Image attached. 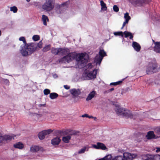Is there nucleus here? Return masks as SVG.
<instances>
[{"label": "nucleus", "instance_id": "obj_44", "mask_svg": "<svg viewBox=\"0 0 160 160\" xmlns=\"http://www.w3.org/2000/svg\"><path fill=\"white\" fill-rule=\"evenodd\" d=\"M114 35H115L117 36V35H120V36H123V33L122 32H115L114 33Z\"/></svg>", "mask_w": 160, "mask_h": 160}, {"label": "nucleus", "instance_id": "obj_40", "mask_svg": "<svg viewBox=\"0 0 160 160\" xmlns=\"http://www.w3.org/2000/svg\"><path fill=\"white\" fill-rule=\"evenodd\" d=\"M122 82V81H119L118 82H112L110 84V85H118L119 84Z\"/></svg>", "mask_w": 160, "mask_h": 160}, {"label": "nucleus", "instance_id": "obj_57", "mask_svg": "<svg viewBox=\"0 0 160 160\" xmlns=\"http://www.w3.org/2000/svg\"><path fill=\"white\" fill-rule=\"evenodd\" d=\"M1 31L0 30V36H1Z\"/></svg>", "mask_w": 160, "mask_h": 160}, {"label": "nucleus", "instance_id": "obj_53", "mask_svg": "<svg viewBox=\"0 0 160 160\" xmlns=\"http://www.w3.org/2000/svg\"><path fill=\"white\" fill-rule=\"evenodd\" d=\"M152 42L153 43H154V44H155V42H155V41L153 40H152Z\"/></svg>", "mask_w": 160, "mask_h": 160}, {"label": "nucleus", "instance_id": "obj_41", "mask_svg": "<svg viewBox=\"0 0 160 160\" xmlns=\"http://www.w3.org/2000/svg\"><path fill=\"white\" fill-rule=\"evenodd\" d=\"M50 90L48 89H45L44 90L43 92L44 94L47 95L50 93Z\"/></svg>", "mask_w": 160, "mask_h": 160}, {"label": "nucleus", "instance_id": "obj_30", "mask_svg": "<svg viewBox=\"0 0 160 160\" xmlns=\"http://www.w3.org/2000/svg\"><path fill=\"white\" fill-rule=\"evenodd\" d=\"M45 134H44L43 131L40 132L38 134V137L40 140H42L44 139L45 137Z\"/></svg>", "mask_w": 160, "mask_h": 160}, {"label": "nucleus", "instance_id": "obj_34", "mask_svg": "<svg viewBox=\"0 0 160 160\" xmlns=\"http://www.w3.org/2000/svg\"><path fill=\"white\" fill-rule=\"evenodd\" d=\"M50 49V45H46L43 49V52H45L49 51Z\"/></svg>", "mask_w": 160, "mask_h": 160}, {"label": "nucleus", "instance_id": "obj_50", "mask_svg": "<svg viewBox=\"0 0 160 160\" xmlns=\"http://www.w3.org/2000/svg\"><path fill=\"white\" fill-rule=\"evenodd\" d=\"M114 89V88H112L111 89H110L109 90H108V92H111Z\"/></svg>", "mask_w": 160, "mask_h": 160}, {"label": "nucleus", "instance_id": "obj_16", "mask_svg": "<svg viewBox=\"0 0 160 160\" xmlns=\"http://www.w3.org/2000/svg\"><path fill=\"white\" fill-rule=\"evenodd\" d=\"M156 136L153 131H150L148 132L146 136L147 138L149 140L156 138Z\"/></svg>", "mask_w": 160, "mask_h": 160}, {"label": "nucleus", "instance_id": "obj_35", "mask_svg": "<svg viewBox=\"0 0 160 160\" xmlns=\"http://www.w3.org/2000/svg\"><path fill=\"white\" fill-rule=\"evenodd\" d=\"M19 41H22L23 42L24 45H28L27 43V42L24 37H21L19 38Z\"/></svg>", "mask_w": 160, "mask_h": 160}, {"label": "nucleus", "instance_id": "obj_26", "mask_svg": "<svg viewBox=\"0 0 160 160\" xmlns=\"http://www.w3.org/2000/svg\"><path fill=\"white\" fill-rule=\"evenodd\" d=\"M71 138V136L70 135L64 136L62 138V140L66 143H68Z\"/></svg>", "mask_w": 160, "mask_h": 160}, {"label": "nucleus", "instance_id": "obj_15", "mask_svg": "<svg viewBox=\"0 0 160 160\" xmlns=\"http://www.w3.org/2000/svg\"><path fill=\"white\" fill-rule=\"evenodd\" d=\"M124 18L125 19V21L123 22L121 29H122L124 28L126 24L128 23L129 21L131 19V17L129 16V14L128 12H126L124 14Z\"/></svg>", "mask_w": 160, "mask_h": 160}, {"label": "nucleus", "instance_id": "obj_19", "mask_svg": "<svg viewBox=\"0 0 160 160\" xmlns=\"http://www.w3.org/2000/svg\"><path fill=\"white\" fill-rule=\"evenodd\" d=\"M96 94V92L95 90H93L90 92L88 95L86 100L87 101H89L93 98Z\"/></svg>", "mask_w": 160, "mask_h": 160}, {"label": "nucleus", "instance_id": "obj_17", "mask_svg": "<svg viewBox=\"0 0 160 160\" xmlns=\"http://www.w3.org/2000/svg\"><path fill=\"white\" fill-rule=\"evenodd\" d=\"M154 46L153 47V50L156 53H160V42H155Z\"/></svg>", "mask_w": 160, "mask_h": 160}, {"label": "nucleus", "instance_id": "obj_11", "mask_svg": "<svg viewBox=\"0 0 160 160\" xmlns=\"http://www.w3.org/2000/svg\"><path fill=\"white\" fill-rule=\"evenodd\" d=\"M129 2L132 4L138 6H141L142 5L143 3H148L151 0H147L145 1L142 0H129Z\"/></svg>", "mask_w": 160, "mask_h": 160}, {"label": "nucleus", "instance_id": "obj_51", "mask_svg": "<svg viewBox=\"0 0 160 160\" xmlns=\"http://www.w3.org/2000/svg\"><path fill=\"white\" fill-rule=\"evenodd\" d=\"M53 77L54 78H57L58 77V76H57V75L56 74H55L53 75Z\"/></svg>", "mask_w": 160, "mask_h": 160}, {"label": "nucleus", "instance_id": "obj_55", "mask_svg": "<svg viewBox=\"0 0 160 160\" xmlns=\"http://www.w3.org/2000/svg\"><path fill=\"white\" fill-rule=\"evenodd\" d=\"M6 82H7V83H8V82L9 81H8V80H7V79H6Z\"/></svg>", "mask_w": 160, "mask_h": 160}, {"label": "nucleus", "instance_id": "obj_48", "mask_svg": "<svg viewBox=\"0 0 160 160\" xmlns=\"http://www.w3.org/2000/svg\"><path fill=\"white\" fill-rule=\"evenodd\" d=\"M88 118H94L95 119H96V117H93L92 116H88Z\"/></svg>", "mask_w": 160, "mask_h": 160}, {"label": "nucleus", "instance_id": "obj_43", "mask_svg": "<svg viewBox=\"0 0 160 160\" xmlns=\"http://www.w3.org/2000/svg\"><path fill=\"white\" fill-rule=\"evenodd\" d=\"M37 106L39 109H42V108L46 106V104H38L37 105Z\"/></svg>", "mask_w": 160, "mask_h": 160}, {"label": "nucleus", "instance_id": "obj_3", "mask_svg": "<svg viewBox=\"0 0 160 160\" xmlns=\"http://www.w3.org/2000/svg\"><path fill=\"white\" fill-rule=\"evenodd\" d=\"M98 69H94L92 71L88 70H85L82 77V79L85 80H89L96 78Z\"/></svg>", "mask_w": 160, "mask_h": 160}, {"label": "nucleus", "instance_id": "obj_7", "mask_svg": "<svg viewBox=\"0 0 160 160\" xmlns=\"http://www.w3.org/2000/svg\"><path fill=\"white\" fill-rule=\"evenodd\" d=\"M157 65L155 60L152 61L148 64L146 69V73L147 74H151L153 72H156L157 71Z\"/></svg>", "mask_w": 160, "mask_h": 160}, {"label": "nucleus", "instance_id": "obj_29", "mask_svg": "<svg viewBox=\"0 0 160 160\" xmlns=\"http://www.w3.org/2000/svg\"><path fill=\"white\" fill-rule=\"evenodd\" d=\"M60 50V48H53L52 49L51 51L52 53L55 54H59V52Z\"/></svg>", "mask_w": 160, "mask_h": 160}, {"label": "nucleus", "instance_id": "obj_31", "mask_svg": "<svg viewBox=\"0 0 160 160\" xmlns=\"http://www.w3.org/2000/svg\"><path fill=\"white\" fill-rule=\"evenodd\" d=\"M49 96L51 99H53L56 98L58 96V95L56 93L53 92L50 94Z\"/></svg>", "mask_w": 160, "mask_h": 160}, {"label": "nucleus", "instance_id": "obj_5", "mask_svg": "<svg viewBox=\"0 0 160 160\" xmlns=\"http://www.w3.org/2000/svg\"><path fill=\"white\" fill-rule=\"evenodd\" d=\"M32 46L31 45H23L21 46L20 49L21 53L22 56H27L31 54L34 51Z\"/></svg>", "mask_w": 160, "mask_h": 160}, {"label": "nucleus", "instance_id": "obj_24", "mask_svg": "<svg viewBox=\"0 0 160 160\" xmlns=\"http://www.w3.org/2000/svg\"><path fill=\"white\" fill-rule=\"evenodd\" d=\"M42 21L43 22L44 25L46 26L47 25V22H48L49 19L48 17L45 15H43L42 16Z\"/></svg>", "mask_w": 160, "mask_h": 160}, {"label": "nucleus", "instance_id": "obj_39", "mask_svg": "<svg viewBox=\"0 0 160 160\" xmlns=\"http://www.w3.org/2000/svg\"><path fill=\"white\" fill-rule=\"evenodd\" d=\"M42 115L41 114H38V113H34L33 114V117L34 118H36L38 119L39 118L42 117Z\"/></svg>", "mask_w": 160, "mask_h": 160}, {"label": "nucleus", "instance_id": "obj_32", "mask_svg": "<svg viewBox=\"0 0 160 160\" xmlns=\"http://www.w3.org/2000/svg\"><path fill=\"white\" fill-rule=\"evenodd\" d=\"M10 11L14 13L17 12L18 10L17 8L15 6L11 7H10Z\"/></svg>", "mask_w": 160, "mask_h": 160}, {"label": "nucleus", "instance_id": "obj_45", "mask_svg": "<svg viewBox=\"0 0 160 160\" xmlns=\"http://www.w3.org/2000/svg\"><path fill=\"white\" fill-rule=\"evenodd\" d=\"M64 87L65 89L67 90L69 89L70 88V86L68 85H64Z\"/></svg>", "mask_w": 160, "mask_h": 160}, {"label": "nucleus", "instance_id": "obj_14", "mask_svg": "<svg viewBox=\"0 0 160 160\" xmlns=\"http://www.w3.org/2000/svg\"><path fill=\"white\" fill-rule=\"evenodd\" d=\"M30 45H31L32 48H33V51L34 52L38 48H40L42 47V41H40L38 43H31Z\"/></svg>", "mask_w": 160, "mask_h": 160}, {"label": "nucleus", "instance_id": "obj_21", "mask_svg": "<svg viewBox=\"0 0 160 160\" xmlns=\"http://www.w3.org/2000/svg\"><path fill=\"white\" fill-rule=\"evenodd\" d=\"M59 55H63L68 54L69 52V50L67 48H60Z\"/></svg>", "mask_w": 160, "mask_h": 160}, {"label": "nucleus", "instance_id": "obj_22", "mask_svg": "<svg viewBox=\"0 0 160 160\" xmlns=\"http://www.w3.org/2000/svg\"><path fill=\"white\" fill-rule=\"evenodd\" d=\"M61 140L58 137H56L52 140L51 143L53 145H58L60 142Z\"/></svg>", "mask_w": 160, "mask_h": 160}, {"label": "nucleus", "instance_id": "obj_23", "mask_svg": "<svg viewBox=\"0 0 160 160\" xmlns=\"http://www.w3.org/2000/svg\"><path fill=\"white\" fill-rule=\"evenodd\" d=\"M100 5L101 6V10L103 11H106L107 10V7L106 3H105L103 0L100 1Z\"/></svg>", "mask_w": 160, "mask_h": 160}, {"label": "nucleus", "instance_id": "obj_28", "mask_svg": "<svg viewBox=\"0 0 160 160\" xmlns=\"http://www.w3.org/2000/svg\"><path fill=\"white\" fill-rule=\"evenodd\" d=\"M123 34L124 35L125 38H128L129 37L130 39H132L133 38V35L132 34V33L130 32L125 31L124 32Z\"/></svg>", "mask_w": 160, "mask_h": 160}, {"label": "nucleus", "instance_id": "obj_8", "mask_svg": "<svg viewBox=\"0 0 160 160\" xmlns=\"http://www.w3.org/2000/svg\"><path fill=\"white\" fill-rule=\"evenodd\" d=\"M99 56L97 55L96 56L94 60V62L97 65H100L101 62L103 58L107 56L106 52L103 49H100L99 52Z\"/></svg>", "mask_w": 160, "mask_h": 160}, {"label": "nucleus", "instance_id": "obj_12", "mask_svg": "<svg viewBox=\"0 0 160 160\" xmlns=\"http://www.w3.org/2000/svg\"><path fill=\"white\" fill-rule=\"evenodd\" d=\"M30 151L32 152H36L38 151L43 152L44 149L41 146L33 145L31 146L30 149Z\"/></svg>", "mask_w": 160, "mask_h": 160}, {"label": "nucleus", "instance_id": "obj_42", "mask_svg": "<svg viewBox=\"0 0 160 160\" xmlns=\"http://www.w3.org/2000/svg\"><path fill=\"white\" fill-rule=\"evenodd\" d=\"M113 9L114 11L116 12H117L119 11V8L116 5H114L113 7Z\"/></svg>", "mask_w": 160, "mask_h": 160}, {"label": "nucleus", "instance_id": "obj_52", "mask_svg": "<svg viewBox=\"0 0 160 160\" xmlns=\"http://www.w3.org/2000/svg\"><path fill=\"white\" fill-rule=\"evenodd\" d=\"M141 136H142V135H141ZM142 139V137L141 136V137L140 138V139L139 140H137V141L138 142H140L141 141V139Z\"/></svg>", "mask_w": 160, "mask_h": 160}, {"label": "nucleus", "instance_id": "obj_10", "mask_svg": "<svg viewBox=\"0 0 160 160\" xmlns=\"http://www.w3.org/2000/svg\"><path fill=\"white\" fill-rule=\"evenodd\" d=\"M137 156V155L136 154H131L125 152L123 153V157L124 160H132Z\"/></svg>", "mask_w": 160, "mask_h": 160}, {"label": "nucleus", "instance_id": "obj_38", "mask_svg": "<svg viewBox=\"0 0 160 160\" xmlns=\"http://www.w3.org/2000/svg\"><path fill=\"white\" fill-rule=\"evenodd\" d=\"M144 157L145 158V160H153V159L152 158L151 156L149 155L147 156H144Z\"/></svg>", "mask_w": 160, "mask_h": 160}, {"label": "nucleus", "instance_id": "obj_37", "mask_svg": "<svg viewBox=\"0 0 160 160\" xmlns=\"http://www.w3.org/2000/svg\"><path fill=\"white\" fill-rule=\"evenodd\" d=\"M43 131V132H44V134H45L46 135L49 134L52 132V131L50 129H49L47 130H44Z\"/></svg>", "mask_w": 160, "mask_h": 160}, {"label": "nucleus", "instance_id": "obj_47", "mask_svg": "<svg viewBox=\"0 0 160 160\" xmlns=\"http://www.w3.org/2000/svg\"><path fill=\"white\" fill-rule=\"evenodd\" d=\"M88 115L87 114H84L81 116V117H82V118H84V117L88 118Z\"/></svg>", "mask_w": 160, "mask_h": 160}, {"label": "nucleus", "instance_id": "obj_18", "mask_svg": "<svg viewBox=\"0 0 160 160\" xmlns=\"http://www.w3.org/2000/svg\"><path fill=\"white\" fill-rule=\"evenodd\" d=\"M132 46L134 49L137 52H139L141 48L140 45L136 42H133L132 44Z\"/></svg>", "mask_w": 160, "mask_h": 160}, {"label": "nucleus", "instance_id": "obj_46", "mask_svg": "<svg viewBox=\"0 0 160 160\" xmlns=\"http://www.w3.org/2000/svg\"><path fill=\"white\" fill-rule=\"evenodd\" d=\"M88 68H92V65L91 63H88Z\"/></svg>", "mask_w": 160, "mask_h": 160}, {"label": "nucleus", "instance_id": "obj_25", "mask_svg": "<svg viewBox=\"0 0 160 160\" xmlns=\"http://www.w3.org/2000/svg\"><path fill=\"white\" fill-rule=\"evenodd\" d=\"M14 147L15 148L22 149L23 148L24 145L23 143L21 142H19L14 144Z\"/></svg>", "mask_w": 160, "mask_h": 160}, {"label": "nucleus", "instance_id": "obj_56", "mask_svg": "<svg viewBox=\"0 0 160 160\" xmlns=\"http://www.w3.org/2000/svg\"><path fill=\"white\" fill-rule=\"evenodd\" d=\"M26 0V1H27V2H30V0Z\"/></svg>", "mask_w": 160, "mask_h": 160}, {"label": "nucleus", "instance_id": "obj_20", "mask_svg": "<svg viewBox=\"0 0 160 160\" xmlns=\"http://www.w3.org/2000/svg\"><path fill=\"white\" fill-rule=\"evenodd\" d=\"M70 92L74 97H76L81 93L80 90L79 89H73L70 90Z\"/></svg>", "mask_w": 160, "mask_h": 160}, {"label": "nucleus", "instance_id": "obj_4", "mask_svg": "<svg viewBox=\"0 0 160 160\" xmlns=\"http://www.w3.org/2000/svg\"><path fill=\"white\" fill-rule=\"evenodd\" d=\"M45 2L42 5V9L47 12L52 10L54 7L55 0H45Z\"/></svg>", "mask_w": 160, "mask_h": 160}, {"label": "nucleus", "instance_id": "obj_9", "mask_svg": "<svg viewBox=\"0 0 160 160\" xmlns=\"http://www.w3.org/2000/svg\"><path fill=\"white\" fill-rule=\"evenodd\" d=\"M16 137L14 135H5L3 136H0V145L2 143H5L6 142L15 139Z\"/></svg>", "mask_w": 160, "mask_h": 160}, {"label": "nucleus", "instance_id": "obj_49", "mask_svg": "<svg viewBox=\"0 0 160 160\" xmlns=\"http://www.w3.org/2000/svg\"><path fill=\"white\" fill-rule=\"evenodd\" d=\"M156 148L157 149L156 150V152H158L160 151V148Z\"/></svg>", "mask_w": 160, "mask_h": 160}, {"label": "nucleus", "instance_id": "obj_54", "mask_svg": "<svg viewBox=\"0 0 160 160\" xmlns=\"http://www.w3.org/2000/svg\"><path fill=\"white\" fill-rule=\"evenodd\" d=\"M48 113L49 114H51V115L53 116V113H52L51 112H49Z\"/></svg>", "mask_w": 160, "mask_h": 160}, {"label": "nucleus", "instance_id": "obj_2", "mask_svg": "<svg viewBox=\"0 0 160 160\" xmlns=\"http://www.w3.org/2000/svg\"><path fill=\"white\" fill-rule=\"evenodd\" d=\"M115 110L117 114L118 115L130 118H134V115L132 114L131 111L127 109H125L119 105L116 106Z\"/></svg>", "mask_w": 160, "mask_h": 160}, {"label": "nucleus", "instance_id": "obj_13", "mask_svg": "<svg viewBox=\"0 0 160 160\" xmlns=\"http://www.w3.org/2000/svg\"><path fill=\"white\" fill-rule=\"evenodd\" d=\"M92 147L96 149H100L103 150H105L107 149L105 145L102 143L100 142H97L96 144H93Z\"/></svg>", "mask_w": 160, "mask_h": 160}, {"label": "nucleus", "instance_id": "obj_6", "mask_svg": "<svg viewBox=\"0 0 160 160\" xmlns=\"http://www.w3.org/2000/svg\"><path fill=\"white\" fill-rule=\"evenodd\" d=\"M69 3V1H68L61 4L57 5L56 7V12L58 14L64 13L68 7Z\"/></svg>", "mask_w": 160, "mask_h": 160}, {"label": "nucleus", "instance_id": "obj_33", "mask_svg": "<svg viewBox=\"0 0 160 160\" xmlns=\"http://www.w3.org/2000/svg\"><path fill=\"white\" fill-rule=\"evenodd\" d=\"M155 133L160 137V126L157 127L154 129Z\"/></svg>", "mask_w": 160, "mask_h": 160}, {"label": "nucleus", "instance_id": "obj_36", "mask_svg": "<svg viewBox=\"0 0 160 160\" xmlns=\"http://www.w3.org/2000/svg\"><path fill=\"white\" fill-rule=\"evenodd\" d=\"M40 37L38 35H36L33 36L32 38V39L35 41H36L39 39Z\"/></svg>", "mask_w": 160, "mask_h": 160}, {"label": "nucleus", "instance_id": "obj_27", "mask_svg": "<svg viewBox=\"0 0 160 160\" xmlns=\"http://www.w3.org/2000/svg\"><path fill=\"white\" fill-rule=\"evenodd\" d=\"M89 147L87 146H86L83 147L81 149L79 150L78 152V154H82L85 151H88V150Z\"/></svg>", "mask_w": 160, "mask_h": 160}, {"label": "nucleus", "instance_id": "obj_1", "mask_svg": "<svg viewBox=\"0 0 160 160\" xmlns=\"http://www.w3.org/2000/svg\"><path fill=\"white\" fill-rule=\"evenodd\" d=\"M75 59L77 62V66L81 68L87 63L89 59V55L86 52L77 53L72 52L65 56L59 60L61 63L69 62Z\"/></svg>", "mask_w": 160, "mask_h": 160}]
</instances>
